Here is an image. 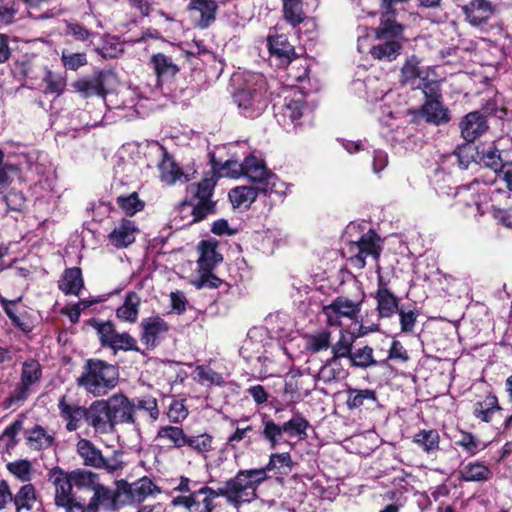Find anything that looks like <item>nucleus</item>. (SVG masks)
I'll use <instances>...</instances> for the list:
<instances>
[{
    "instance_id": "f257e3e1",
    "label": "nucleus",
    "mask_w": 512,
    "mask_h": 512,
    "mask_svg": "<svg viewBox=\"0 0 512 512\" xmlns=\"http://www.w3.org/2000/svg\"><path fill=\"white\" fill-rule=\"evenodd\" d=\"M265 92L266 84L262 75L245 74L233 96L240 113L247 118L260 116L268 105Z\"/></svg>"
},
{
    "instance_id": "f03ea898",
    "label": "nucleus",
    "mask_w": 512,
    "mask_h": 512,
    "mask_svg": "<svg viewBox=\"0 0 512 512\" xmlns=\"http://www.w3.org/2000/svg\"><path fill=\"white\" fill-rule=\"evenodd\" d=\"M215 183L214 176H211L187 187L188 201L181 203L177 208L179 214L190 216L183 225L199 222L215 212V202L211 200Z\"/></svg>"
},
{
    "instance_id": "7ed1b4c3",
    "label": "nucleus",
    "mask_w": 512,
    "mask_h": 512,
    "mask_svg": "<svg viewBox=\"0 0 512 512\" xmlns=\"http://www.w3.org/2000/svg\"><path fill=\"white\" fill-rule=\"evenodd\" d=\"M118 381V372L115 366L102 360L89 359L82 374L77 378V384L88 393L99 397L114 388Z\"/></svg>"
},
{
    "instance_id": "20e7f679",
    "label": "nucleus",
    "mask_w": 512,
    "mask_h": 512,
    "mask_svg": "<svg viewBox=\"0 0 512 512\" xmlns=\"http://www.w3.org/2000/svg\"><path fill=\"white\" fill-rule=\"evenodd\" d=\"M267 478L265 470L262 469L239 470L224 483L227 502L235 508L243 503H250L257 497L258 486Z\"/></svg>"
},
{
    "instance_id": "39448f33",
    "label": "nucleus",
    "mask_w": 512,
    "mask_h": 512,
    "mask_svg": "<svg viewBox=\"0 0 512 512\" xmlns=\"http://www.w3.org/2000/svg\"><path fill=\"white\" fill-rule=\"evenodd\" d=\"M242 164L243 176L253 182L261 194L279 193L280 188L284 186V183L267 169L262 159L250 155L245 157Z\"/></svg>"
},
{
    "instance_id": "423d86ee",
    "label": "nucleus",
    "mask_w": 512,
    "mask_h": 512,
    "mask_svg": "<svg viewBox=\"0 0 512 512\" xmlns=\"http://www.w3.org/2000/svg\"><path fill=\"white\" fill-rule=\"evenodd\" d=\"M363 298L350 299L345 296L336 297L329 305L323 307V314L330 326H346L347 322L358 323Z\"/></svg>"
},
{
    "instance_id": "0eeeda50",
    "label": "nucleus",
    "mask_w": 512,
    "mask_h": 512,
    "mask_svg": "<svg viewBox=\"0 0 512 512\" xmlns=\"http://www.w3.org/2000/svg\"><path fill=\"white\" fill-rule=\"evenodd\" d=\"M21 171L37 175L43 173V167L37 163L35 153H20L15 160H12L10 155L6 156L4 168H0V195L4 194Z\"/></svg>"
},
{
    "instance_id": "6e6552de",
    "label": "nucleus",
    "mask_w": 512,
    "mask_h": 512,
    "mask_svg": "<svg viewBox=\"0 0 512 512\" xmlns=\"http://www.w3.org/2000/svg\"><path fill=\"white\" fill-rule=\"evenodd\" d=\"M305 96L302 91L294 90L293 95L286 96L281 111L277 114L278 122L289 129L292 126L296 129L301 126L303 122L301 119L309 117V107L305 103Z\"/></svg>"
},
{
    "instance_id": "1a4fd4ad",
    "label": "nucleus",
    "mask_w": 512,
    "mask_h": 512,
    "mask_svg": "<svg viewBox=\"0 0 512 512\" xmlns=\"http://www.w3.org/2000/svg\"><path fill=\"white\" fill-rule=\"evenodd\" d=\"M106 403L114 428L117 424H131L137 434H140L142 423L135 416L133 400H130L124 394L118 393L110 396Z\"/></svg>"
},
{
    "instance_id": "9d476101",
    "label": "nucleus",
    "mask_w": 512,
    "mask_h": 512,
    "mask_svg": "<svg viewBox=\"0 0 512 512\" xmlns=\"http://www.w3.org/2000/svg\"><path fill=\"white\" fill-rule=\"evenodd\" d=\"M349 250L352 253L350 260L358 268H363L365 260L371 256L373 260L378 261L381 253L380 238L372 230L363 234L358 241L351 242Z\"/></svg>"
},
{
    "instance_id": "9b49d317",
    "label": "nucleus",
    "mask_w": 512,
    "mask_h": 512,
    "mask_svg": "<svg viewBox=\"0 0 512 512\" xmlns=\"http://www.w3.org/2000/svg\"><path fill=\"white\" fill-rule=\"evenodd\" d=\"M48 481L54 487V503L57 507L66 508L76 502L68 472L60 467H54L48 472Z\"/></svg>"
},
{
    "instance_id": "f8f14e48",
    "label": "nucleus",
    "mask_w": 512,
    "mask_h": 512,
    "mask_svg": "<svg viewBox=\"0 0 512 512\" xmlns=\"http://www.w3.org/2000/svg\"><path fill=\"white\" fill-rule=\"evenodd\" d=\"M86 423L95 433L111 434L115 431L106 400H96L87 408Z\"/></svg>"
},
{
    "instance_id": "ddd939ff",
    "label": "nucleus",
    "mask_w": 512,
    "mask_h": 512,
    "mask_svg": "<svg viewBox=\"0 0 512 512\" xmlns=\"http://www.w3.org/2000/svg\"><path fill=\"white\" fill-rule=\"evenodd\" d=\"M461 137L468 143L484 135L488 128L487 117L480 111H472L461 118L458 124Z\"/></svg>"
},
{
    "instance_id": "4468645a",
    "label": "nucleus",
    "mask_w": 512,
    "mask_h": 512,
    "mask_svg": "<svg viewBox=\"0 0 512 512\" xmlns=\"http://www.w3.org/2000/svg\"><path fill=\"white\" fill-rule=\"evenodd\" d=\"M217 8L214 0H194L188 5L192 21L200 29L208 28L215 21Z\"/></svg>"
},
{
    "instance_id": "2eb2a0df",
    "label": "nucleus",
    "mask_w": 512,
    "mask_h": 512,
    "mask_svg": "<svg viewBox=\"0 0 512 512\" xmlns=\"http://www.w3.org/2000/svg\"><path fill=\"white\" fill-rule=\"evenodd\" d=\"M60 416L66 422V429L70 432L80 428L83 421L86 422L87 408L68 400L67 396H62L58 401Z\"/></svg>"
},
{
    "instance_id": "dca6fc26",
    "label": "nucleus",
    "mask_w": 512,
    "mask_h": 512,
    "mask_svg": "<svg viewBox=\"0 0 512 512\" xmlns=\"http://www.w3.org/2000/svg\"><path fill=\"white\" fill-rule=\"evenodd\" d=\"M137 227L132 220L122 219L117 222L108 235L109 243L117 249L126 248L136 238Z\"/></svg>"
},
{
    "instance_id": "f3484780",
    "label": "nucleus",
    "mask_w": 512,
    "mask_h": 512,
    "mask_svg": "<svg viewBox=\"0 0 512 512\" xmlns=\"http://www.w3.org/2000/svg\"><path fill=\"white\" fill-rule=\"evenodd\" d=\"M463 12L471 25L480 26L492 17L495 8L488 0H471L463 7Z\"/></svg>"
},
{
    "instance_id": "a211bd4d",
    "label": "nucleus",
    "mask_w": 512,
    "mask_h": 512,
    "mask_svg": "<svg viewBox=\"0 0 512 512\" xmlns=\"http://www.w3.org/2000/svg\"><path fill=\"white\" fill-rule=\"evenodd\" d=\"M142 329V341L153 347L169 331V325L160 316H151L142 321Z\"/></svg>"
},
{
    "instance_id": "6ab92c4d",
    "label": "nucleus",
    "mask_w": 512,
    "mask_h": 512,
    "mask_svg": "<svg viewBox=\"0 0 512 512\" xmlns=\"http://www.w3.org/2000/svg\"><path fill=\"white\" fill-rule=\"evenodd\" d=\"M501 195H504V192L494 184L482 189L474 200L477 211L480 214L492 213L495 217H500L503 211L497 207L495 197Z\"/></svg>"
},
{
    "instance_id": "aec40b11",
    "label": "nucleus",
    "mask_w": 512,
    "mask_h": 512,
    "mask_svg": "<svg viewBox=\"0 0 512 512\" xmlns=\"http://www.w3.org/2000/svg\"><path fill=\"white\" fill-rule=\"evenodd\" d=\"M160 179L166 185H174L177 182H187L191 180L190 174L185 173L178 164L166 153L159 163Z\"/></svg>"
},
{
    "instance_id": "412c9836",
    "label": "nucleus",
    "mask_w": 512,
    "mask_h": 512,
    "mask_svg": "<svg viewBox=\"0 0 512 512\" xmlns=\"http://www.w3.org/2000/svg\"><path fill=\"white\" fill-rule=\"evenodd\" d=\"M134 413L144 423H154L158 420L160 411L156 398L148 395L133 399Z\"/></svg>"
},
{
    "instance_id": "4be33fe9",
    "label": "nucleus",
    "mask_w": 512,
    "mask_h": 512,
    "mask_svg": "<svg viewBox=\"0 0 512 512\" xmlns=\"http://www.w3.org/2000/svg\"><path fill=\"white\" fill-rule=\"evenodd\" d=\"M77 452L86 466L94 468L108 467V460L103 457L101 451L90 440L80 439L77 443Z\"/></svg>"
},
{
    "instance_id": "5701e85b",
    "label": "nucleus",
    "mask_w": 512,
    "mask_h": 512,
    "mask_svg": "<svg viewBox=\"0 0 512 512\" xmlns=\"http://www.w3.org/2000/svg\"><path fill=\"white\" fill-rule=\"evenodd\" d=\"M161 490L153 483L148 477H143L134 483L126 484L124 486V493H126L132 502H142L148 496L160 493Z\"/></svg>"
},
{
    "instance_id": "b1692460",
    "label": "nucleus",
    "mask_w": 512,
    "mask_h": 512,
    "mask_svg": "<svg viewBox=\"0 0 512 512\" xmlns=\"http://www.w3.org/2000/svg\"><path fill=\"white\" fill-rule=\"evenodd\" d=\"M376 309L382 318H390L399 310L398 298L385 286H380L375 294Z\"/></svg>"
},
{
    "instance_id": "393cba45",
    "label": "nucleus",
    "mask_w": 512,
    "mask_h": 512,
    "mask_svg": "<svg viewBox=\"0 0 512 512\" xmlns=\"http://www.w3.org/2000/svg\"><path fill=\"white\" fill-rule=\"evenodd\" d=\"M346 406L349 410H355L362 407L370 408L377 402V396L371 389H356L348 387L346 389Z\"/></svg>"
},
{
    "instance_id": "a878e982",
    "label": "nucleus",
    "mask_w": 512,
    "mask_h": 512,
    "mask_svg": "<svg viewBox=\"0 0 512 512\" xmlns=\"http://www.w3.org/2000/svg\"><path fill=\"white\" fill-rule=\"evenodd\" d=\"M492 476L491 469L478 461L469 462L459 470V478L465 482H484Z\"/></svg>"
},
{
    "instance_id": "bb28decb",
    "label": "nucleus",
    "mask_w": 512,
    "mask_h": 512,
    "mask_svg": "<svg viewBox=\"0 0 512 512\" xmlns=\"http://www.w3.org/2000/svg\"><path fill=\"white\" fill-rule=\"evenodd\" d=\"M422 116L427 122L435 125L445 124L450 120L448 110L439 99L425 100L422 106Z\"/></svg>"
},
{
    "instance_id": "cd10ccee",
    "label": "nucleus",
    "mask_w": 512,
    "mask_h": 512,
    "mask_svg": "<svg viewBox=\"0 0 512 512\" xmlns=\"http://www.w3.org/2000/svg\"><path fill=\"white\" fill-rule=\"evenodd\" d=\"M419 59L415 56L407 59L401 69V82L410 85L412 88H420L421 82L424 81V71L419 66Z\"/></svg>"
},
{
    "instance_id": "c85d7f7f",
    "label": "nucleus",
    "mask_w": 512,
    "mask_h": 512,
    "mask_svg": "<svg viewBox=\"0 0 512 512\" xmlns=\"http://www.w3.org/2000/svg\"><path fill=\"white\" fill-rule=\"evenodd\" d=\"M270 54L277 57L281 64L290 63L294 55V48L284 35L270 36L268 38Z\"/></svg>"
},
{
    "instance_id": "c756f323",
    "label": "nucleus",
    "mask_w": 512,
    "mask_h": 512,
    "mask_svg": "<svg viewBox=\"0 0 512 512\" xmlns=\"http://www.w3.org/2000/svg\"><path fill=\"white\" fill-rule=\"evenodd\" d=\"M93 492L94 495L88 504L96 511H98V507H103L107 510L116 509V493L114 490L97 482L93 488Z\"/></svg>"
},
{
    "instance_id": "7c9ffc66",
    "label": "nucleus",
    "mask_w": 512,
    "mask_h": 512,
    "mask_svg": "<svg viewBox=\"0 0 512 512\" xmlns=\"http://www.w3.org/2000/svg\"><path fill=\"white\" fill-rule=\"evenodd\" d=\"M261 193L257 186H237L229 191V199L236 208H248Z\"/></svg>"
},
{
    "instance_id": "2f4dec72",
    "label": "nucleus",
    "mask_w": 512,
    "mask_h": 512,
    "mask_svg": "<svg viewBox=\"0 0 512 512\" xmlns=\"http://www.w3.org/2000/svg\"><path fill=\"white\" fill-rule=\"evenodd\" d=\"M37 501V495L34 485L26 483L20 487L17 493L13 496L11 502L14 503L17 512L31 511Z\"/></svg>"
},
{
    "instance_id": "473e14b6",
    "label": "nucleus",
    "mask_w": 512,
    "mask_h": 512,
    "mask_svg": "<svg viewBox=\"0 0 512 512\" xmlns=\"http://www.w3.org/2000/svg\"><path fill=\"white\" fill-rule=\"evenodd\" d=\"M83 285L82 272L80 268L77 267L66 269L59 282L60 290L66 295H79Z\"/></svg>"
},
{
    "instance_id": "72a5a7b5",
    "label": "nucleus",
    "mask_w": 512,
    "mask_h": 512,
    "mask_svg": "<svg viewBox=\"0 0 512 512\" xmlns=\"http://www.w3.org/2000/svg\"><path fill=\"white\" fill-rule=\"evenodd\" d=\"M150 63L158 79L167 80L172 78L177 72L178 67L173 60L163 53L154 54Z\"/></svg>"
},
{
    "instance_id": "f704fd0d",
    "label": "nucleus",
    "mask_w": 512,
    "mask_h": 512,
    "mask_svg": "<svg viewBox=\"0 0 512 512\" xmlns=\"http://www.w3.org/2000/svg\"><path fill=\"white\" fill-rule=\"evenodd\" d=\"M141 299L135 292H129L124 303L117 309L116 315L119 319L134 323L138 318Z\"/></svg>"
},
{
    "instance_id": "c9c22d12",
    "label": "nucleus",
    "mask_w": 512,
    "mask_h": 512,
    "mask_svg": "<svg viewBox=\"0 0 512 512\" xmlns=\"http://www.w3.org/2000/svg\"><path fill=\"white\" fill-rule=\"evenodd\" d=\"M501 408L498 399L494 395H488L483 401L476 402L473 406V415L483 422H490L493 415Z\"/></svg>"
},
{
    "instance_id": "e433bc0d",
    "label": "nucleus",
    "mask_w": 512,
    "mask_h": 512,
    "mask_svg": "<svg viewBox=\"0 0 512 512\" xmlns=\"http://www.w3.org/2000/svg\"><path fill=\"white\" fill-rule=\"evenodd\" d=\"M283 14L285 21L292 27L304 22L306 13L302 0H283Z\"/></svg>"
},
{
    "instance_id": "4c0bfd02",
    "label": "nucleus",
    "mask_w": 512,
    "mask_h": 512,
    "mask_svg": "<svg viewBox=\"0 0 512 512\" xmlns=\"http://www.w3.org/2000/svg\"><path fill=\"white\" fill-rule=\"evenodd\" d=\"M157 438L169 443L174 448L186 446V434L178 426H162L157 432Z\"/></svg>"
},
{
    "instance_id": "58836bf2",
    "label": "nucleus",
    "mask_w": 512,
    "mask_h": 512,
    "mask_svg": "<svg viewBox=\"0 0 512 512\" xmlns=\"http://www.w3.org/2000/svg\"><path fill=\"white\" fill-rule=\"evenodd\" d=\"M331 346V333L320 330L306 337L305 349L310 353H318L327 350Z\"/></svg>"
},
{
    "instance_id": "ea45409f",
    "label": "nucleus",
    "mask_w": 512,
    "mask_h": 512,
    "mask_svg": "<svg viewBox=\"0 0 512 512\" xmlns=\"http://www.w3.org/2000/svg\"><path fill=\"white\" fill-rule=\"evenodd\" d=\"M309 422L300 414H295L290 420L282 425V430L291 437H297L299 440L307 438V428Z\"/></svg>"
},
{
    "instance_id": "a19ab883",
    "label": "nucleus",
    "mask_w": 512,
    "mask_h": 512,
    "mask_svg": "<svg viewBox=\"0 0 512 512\" xmlns=\"http://www.w3.org/2000/svg\"><path fill=\"white\" fill-rule=\"evenodd\" d=\"M265 474L268 471L276 470L278 474H288L292 469V459L289 453H274L271 454L269 462L264 468Z\"/></svg>"
},
{
    "instance_id": "79ce46f5",
    "label": "nucleus",
    "mask_w": 512,
    "mask_h": 512,
    "mask_svg": "<svg viewBox=\"0 0 512 512\" xmlns=\"http://www.w3.org/2000/svg\"><path fill=\"white\" fill-rule=\"evenodd\" d=\"M27 440L31 448L41 450L52 444L53 438L41 426H35L27 431Z\"/></svg>"
},
{
    "instance_id": "37998d69",
    "label": "nucleus",
    "mask_w": 512,
    "mask_h": 512,
    "mask_svg": "<svg viewBox=\"0 0 512 512\" xmlns=\"http://www.w3.org/2000/svg\"><path fill=\"white\" fill-rule=\"evenodd\" d=\"M413 441L427 453L438 450L439 433L436 430H421L414 435Z\"/></svg>"
},
{
    "instance_id": "c03bdc74",
    "label": "nucleus",
    "mask_w": 512,
    "mask_h": 512,
    "mask_svg": "<svg viewBox=\"0 0 512 512\" xmlns=\"http://www.w3.org/2000/svg\"><path fill=\"white\" fill-rule=\"evenodd\" d=\"M354 339L353 334L348 335L341 330L338 341L334 345L330 346L332 350V358L334 360L339 358H349L352 353Z\"/></svg>"
},
{
    "instance_id": "a18cd8bd",
    "label": "nucleus",
    "mask_w": 512,
    "mask_h": 512,
    "mask_svg": "<svg viewBox=\"0 0 512 512\" xmlns=\"http://www.w3.org/2000/svg\"><path fill=\"white\" fill-rule=\"evenodd\" d=\"M68 474L73 486L79 489L87 488L93 490L98 482V475L90 471L77 469L68 472Z\"/></svg>"
},
{
    "instance_id": "49530a36",
    "label": "nucleus",
    "mask_w": 512,
    "mask_h": 512,
    "mask_svg": "<svg viewBox=\"0 0 512 512\" xmlns=\"http://www.w3.org/2000/svg\"><path fill=\"white\" fill-rule=\"evenodd\" d=\"M212 164L214 170L218 168L220 177L239 178L243 176V164L238 160L230 159L221 164V162H217L212 158Z\"/></svg>"
},
{
    "instance_id": "de8ad7c7",
    "label": "nucleus",
    "mask_w": 512,
    "mask_h": 512,
    "mask_svg": "<svg viewBox=\"0 0 512 512\" xmlns=\"http://www.w3.org/2000/svg\"><path fill=\"white\" fill-rule=\"evenodd\" d=\"M195 379L201 384L222 386L225 383L222 374L214 371L209 366H197L195 369Z\"/></svg>"
},
{
    "instance_id": "09e8293b",
    "label": "nucleus",
    "mask_w": 512,
    "mask_h": 512,
    "mask_svg": "<svg viewBox=\"0 0 512 512\" xmlns=\"http://www.w3.org/2000/svg\"><path fill=\"white\" fill-rule=\"evenodd\" d=\"M479 161L486 167L491 168L494 173L498 172V169L503 164L499 150L491 145L487 148H483L477 152Z\"/></svg>"
},
{
    "instance_id": "8fccbe9b",
    "label": "nucleus",
    "mask_w": 512,
    "mask_h": 512,
    "mask_svg": "<svg viewBox=\"0 0 512 512\" xmlns=\"http://www.w3.org/2000/svg\"><path fill=\"white\" fill-rule=\"evenodd\" d=\"M116 203L126 215H134L144 207V203L139 199L136 192L127 196H118L116 198Z\"/></svg>"
},
{
    "instance_id": "3c124183",
    "label": "nucleus",
    "mask_w": 512,
    "mask_h": 512,
    "mask_svg": "<svg viewBox=\"0 0 512 512\" xmlns=\"http://www.w3.org/2000/svg\"><path fill=\"white\" fill-rule=\"evenodd\" d=\"M41 374L40 364L37 361H26L22 367L21 383L30 388L40 380Z\"/></svg>"
},
{
    "instance_id": "603ef678",
    "label": "nucleus",
    "mask_w": 512,
    "mask_h": 512,
    "mask_svg": "<svg viewBox=\"0 0 512 512\" xmlns=\"http://www.w3.org/2000/svg\"><path fill=\"white\" fill-rule=\"evenodd\" d=\"M349 359L353 366L360 368H367L376 364V360L373 357V349L369 346L352 351Z\"/></svg>"
},
{
    "instance_id": "864d4df0",
    "label": "nucleus",
    "mask_w": 512,
    "mask_h": 512,
    "mask_svg": "<svg viewBox=\"0 0 512 512\" xmlns=\"http://www.w3.org/2000/svg\"><path fill=\"white\" fill-rule=\"evenodd\" d=\"M8 471L22 482H29L32 479L33 468L28 460H17L7 464Z\"/></svg>"
},
{
    "instance_id": "5fc2aeb1",
    "label": "nucleus",
    "mask_w": 512,
    "mask_h": 512,
    "mask_svg": "<svg viewBox=\"0 0 512 512\" xmlns=\"http://www.w3.org/2000/svg\"><path fill=\"white\" fill-rule=\"evenodd\" d=\"M66 34L76 41L86 43V46L89 45L88 42H91V39L96 35L79 22H68L66 24Z\"/></svg>"
},
{
    "instance_id": "6e6d98bb",
    "label": "nucleus",
    "mask_w": 512,
    "mask_h": 512,
    "mask_svg": "<svg viewBox=\"0 0 512 512\" xmlns=\"http://www.w3.org/2000/svg\"><path fill=\"white\" fill-rule=\"evenodd\" d=\"M61 62L65 69L72 71H75L88 63L85 52L72 53L66 50L62 51Z\"/></svg>"
},
{
    "instance_id": "4d7b16f0",
    "label": "nucleus",
    "mask_w": 512,
    "mask_h": 512,
    "mask_svg": "<svg viewBox=\"0 0 512 512\" xmlns=\"http://www.w3.org/2000/svg\"><path fill=\"white\" fill-rule=\"evenodd\" d=\"M93 327L97 331L101 345L105 347H110L118 333L115 330L114 325L109 321L95 322Z\"/></svg>"
},
{
    "instance_id": "13d9d810",
    "label": "nucleus",
    "mask_w": 512,
    "mask_h": 512,
    "mask_svg": "<svg viewBox=\"0 0 512 512\" xmlns=\"http://www.w3.org/2000/svg\"><path fill=\"white\" fill-rule=\"evenodd\" d=\"M283 433L282 425L276 424L273 420H265L263 422L262 435L269 442L272 449L276 448Z\"/></svg>"
},
{
    "instance_id": "bf43d9fd",
    "label": "nucleus",
    "mask_w": 512,
    "mask_h": 512,
    "mask_svg": "<svg viewBox=\"0 0 512 512\" xmlns=\"http://www.w3.org/2000/svg\"><path fill=\"white\" fill-rule=\"evenodd\" d=\"M212 437L208 434L186 436V445L198 453H206L212 450Z\"/></svg>"
},
{
    "instance_id": "052dcab7",
    "label": "nucleus",
    "mask_w": 512,
    "mask_h": 512,
    "mask_svg": "<svg viewBox=\"0 0 512 512\" xmlns=\"http://www.w3.org/2000/svg\"><path fill=\"white\" fill-rule=\"evenodd\" d=\"M43 81L45 83V92L60 95L65 88V80L59 74L47 71Z\"/></svg>"
},
{
    "instance_id": "680f3d73",
    "label": "nucleus",
    "mask_w": 512,
    "mask_h": 512,
    "mask_svg": "<svg viewBox=\"0 0 512 512\" xmlns=\"http://www.w3.org/2000/svg\"><path fill=\"white\" fill-rule=\"evenodd\" d=\"M18 12L15 0H0V26L11 24Z\"/></svg>"
},
{
    "instance_id": "e2e57ef3",
    "label": "nucleus",
    "mask_w": 512,
    "mask_h": 512,
    "mask_svg": "<svg viewBox=\"0 0 512 512\" xmlns=\"http://www.w3.org/2000/svg\"><path fill=\"white\" fill-rule=\"evenodd\" d=\"M7 209L11 211H22L26 206V197L23 192L16 189H11L7 194L3 197Z\"/></svg>"
},
{
    "instance_id": "0e129e2a",
    "label": "nucleus",
    "mask_w": 512,
    "mask_h": 512,
    "mask_svg": "<svg viewBox=\"0 0 512 512\" xmlns=\"http://www.w3.org/2000/svg\"><path fill=\"white\" fill-rule=\"evenodd\" d=\"M18 301H19V299L18 300H8L5 297H3L2 295H0V304H1L4 312L6 313V315L12 321V323L16 327L20 328L22 331H28L29 330L28 326H26L20 320V318L16 315L15 307H16V304Z\"/></svg>"
},
{
    "instance_id": "69168bd1",
    "label": "nucleus",
    "mask_w": 512,
    "mask_h": 512,
    "mask_svg": "<svg viewBox=\"0 0 512 512\" xmlns=\"http://www.w3.org/2000/svg\"><path fill=\"white\" fill-rule=\"evenodd\" d=\"M188 416V410L184 405L183 400H172L168 407L167 417L173 423H179L185 420Z\"/></svg>"
},
{
    "instance_id": "338daca9",
    "label": "nucleus",
    "mask_w": 512,
    "mask_h": 512,
    "mask_svg": "<svg viewBox=\"0 0 512 512\" xmlns=\"http://www.w3.org/2000/svg\"><path fill=\"white\" fill-rule=\"evenodd\" d=\"M109 348L114 350L137 351L136 341L128 333H117Z\"/></svg>"
},
{
    "instance_id": "774afa93",
    "label": "nucleus",
    "mask_w": 512,
    "mask_h": 512,
    "mask_svg": "<svg viewBox=\"0 0 512 512\" xmlns=\"http://www.w3.org/2000/svg\"><path fill=\"white\" fill-rule=\"evenodd\" d=\"M446 161L452 165H457L460 170L469 168L472 162V156L465 150L454 151L445 157Z\"/></svg>"
}]
</instances>
